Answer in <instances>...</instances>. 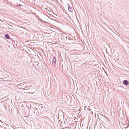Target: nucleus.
I'll return each mask as SVG.
<instances>
[{"label": "nucleus", "mask_w": 129, "mask_h": 129, "mask_svg": "<svg viewBox=\"0 0 129 129\" xmlns=\"http://www.w3.org/2000/svg\"><path fill=\"white\" fill-rule=\"evenodd\" d=\"M123 84L125 85H128V81L127 80H124L123 81Z\"/></svg>", "instance_id": "1"}, {"label": "nucleus", "mask_w": 129, "mask_h": 129, "mask_svg": "<svg viewBox=\"0 0 129 129\" xmlns=\"http://www.w3.org/2000/svg\"><path fill=\"white\" fill-rule=\"evenodd\" d=\"M56 61V58L55 57H54L53 59V62L55 64Z\"/></svg>", "instance_id": "2"}, {"label": "nucleus", "mask_w": 129, "mask_h": 129, "mask_svg": "<svg viewBox=\"0 0 129 129\" xmlns=\"http://www.w3.org/2000/svg\"><path fill=\"white\" fill-rule=\"evenodd\" d=\"M5 36L7 39H9L10 36L6 34L5 35Z\"/></svg>", "instance_id": "3"}]
</instances>
